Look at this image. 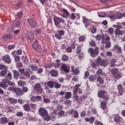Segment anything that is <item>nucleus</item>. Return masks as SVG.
Wrapping results in <instances>:
<instances>
[{
	"instance_id": "1",
	"label": "nucleus",
	"mask_w": 125,
	"mask_h": 125,
	"mask_svg": "<svg viewBox=\"0 0 125 125\" xmlns=\"http://www.w3.org/2000/svg\"><path fill=\"white\" fill-rule=\"evenodd\" d=\"M54 21L56 27H57V28H58V29H60V28H61L60 23H62V24H64V23H65V21H64L63 19L59 18L58 17H55L54 18Z\"/></svg>"
},
{
	"instance_id": "2",
	"label": "nucleus",
	"mask_w": 125,
	"mask_h": 125,
	"mask_svg": "<svg viewBox=\"0 0 125 125\" xmlns=\"http://www.w3.org/2000/svg\"><path fill=\"white\" fill-rule=\"evenodd\" d=\"M97 63L100 64V66L102 67L103 66L104 68L108 66V61L106 60L102 59L101 57H99L97 59Z\"/></svg>"
},
{
	"instance_id": "3",
	"label": "nucleus",
	"mask_w": 125,
	"mask_h": 125,
	"mask_svg": "<svg viewBox=\"0 0 125 125\" xmlns=\"http://www.w3.org/2000/svg\"><path fill=\"white\" fill-rule=\"evenodd\" d=\"M88 52L89 53H90L92 57H95V56H97V55H98L99 50L97 47H96L95 49L89 48L88 49Z\"/></svg>"
},
{
	"instance_id": "4",
	"label": "nucleus",
	"mask_w": 125,
	"mask_h": 125,
	"mask_svg": "<svg viewBox=\"0 0 125 125\" xmlns=\"http://www.w3.org/2000/svg\"><path fill=\"white\" fill-rule=\"evenodd\" d=\"M111 74L115 79H121L122 78V74L121 73H118L119 69L117 68H114L111 69Z\"/></svg>"
},
{
	"instance_id": "5",
	"label": "nucleus",
	"mask_w": 125,
	"mask_h": 125,
	"mask_svg": "<svg viewBox=\"0 0 125 125\" xmlns=\"http://www.w3.org/2000/svg\"><path fill=\"white\" fill-rule=\"evenodd\" d=\"M105 94H106V91L100 90L98 93V96L99 98H103L104 100H109V96H105Z\"/></svg>"
},
{
	"instance_id": "6",
	"label": "nucleus",
	"mask_w": 125,
	"mask_h": 125,
	"mask_svg": "<svg viewBox=\"0 0 125 125\" xmlns=\"http://www.w3.org/2000/svg\"><path fill=\"white\" fill-rule=\"evenodd\" d=\"M39 114L42 118H45V117L48 116L47 110L43 107H40L39 109Z\"/></svg>"
},
{
	"instance_id": "7",
	"label": "nucleus",
	"mask_w": 125,
	"mask_h": 125,
	"mask_svg": "<svg viewBox=\"0 0 125 125\" xmlns=\"http://www.w3.org/2000/svg\"><path fill=\"white\" fill-rule=\"evenodd\" d=\"M34 89L38 93H42L43 89L42 88V85L39 83H36L34 85Z\"/></svg>"
},
{
	"instance_id": "8",
	"label": "nucleus",
	"mask_w": 125,
	"mask_h": 125,
	"mask_svg": "<svg viewBox=\"0 0 125 125\" xmlns=\"http://www.w3.org/2000/svg\"><path fill=\"white\" fill-rule=\"evenodd\" d=\"M65 35V31L63 30L58 31V34H55V38L58 40H62V36Z\"/></svg>"
},
{
	"instance_id": "9",
	"label": "nucleus",
	"mask_w": 125,
	"mask_h": 125,
	"mask_svg": "<svg viewBox=\"0 0 125 125\" xmlns=\"http://www.w3.org/2000/svg\"><path fill=\"white\" fill-rule=\"evenodd\" d=\"M27 22L31 28H35L36 26H37L36 21L33 19H28L27 20Z\"/></svg>"
},
{
	"instance_id": "10",
	"label": "nucleus",
	"mask_w": 125,
	"mask_h": 125,
	"mask_svg": "<svg viewBox=\"0 0 125 125\" xmlns=\"http://www.w3.org/2000/svg\"><path fill=\"white\" fill-rule=\"evenodd\" d=\"M77 54H79V59H82L83 58V52H82V48L80 46H78L76 49Z\"/></svg>"
},
{
	"instance_id": "11",
	"label": "nucleus",
	"mask_w": 125,
	"mask_h": 125,
	"mask_svg": "<svg viewBox=\"0 0 125 125\" xmlns=\"http://www.w3.org/2000/svg\"><path fill=\"white\" fill-rule=\"evenodd\" d=\"M9 81L8 79H4L2 80V82L0 83V87H2L3 88H6L8 85Z\"/></svg>"
},
{
	"instance_id": "12",
	"label": "nucleus",
	"mask_w": 125,
	"mask_h": 125,
	"mask_svg": "<svg viewBox=\"0 0 125 125\" xmlns=\"http://www.w3.org/2000/svg\"><path fill=\"white\" fill-rule=\"evenodd\" d=\"M61 70L66 74L70 73V68H69V67L66 64H62L61 66Z\"/></svg>"
},
{
	"instance_id": "13",
	"label": "nucleus",
	"mask_w": 125,
	"mask_h": 125,
	"mask_svg": "<svg viewBox=\"0 0 125 125\" xmlns=\"http://www.w3.org/2000/svg\"><path fill=\"white\" fill-rule=\"evenodd\" d=\"M71 72L73 73V75H79V74H80V70H79V68L75 67L74 65L71 66Z\"/></svg>"
},
{
	"instance_id": "14",
	"label": "nucleus",
	"mask_w": 125,
	"mask_h": 125,
	"mask_svg": "<svg viewBox=\"0 0 125 125\" xmlns=\"http://www.w3.org/2000/svg\"><path fill=\"white\" fill-rule=\"evenodd\" d=\"M107 101L108 100H104V101L101 102V108H102V109L104 110V111H105V110L107 109V104L108 103Z\"/></svg>"
},
{
	"instance_id": "15",
	"label": "nucleus",
	"mask_w": 125,
	"mask_h": 125,
	"mask_svg": "<svg viewBox=\"0 0 125 125\" xmlns=\"http://www.w3.org/2000/svg\"><path fill=\"white\" fill-rule=\"evenodd\" d=\"M42 98L41 96H33L31 98L30 100L32 101V102H38V101H41L42 100Z\"/></svg>"
},
{
	"instance_id": "16",
	"label": "nucleus",
	"mask_w": 125,
	"mask_h": 125,
	"mask_svg": "<svg viewBox=\"0 0 125 125\" xmlns=\"http://www.w3.org/2000/svg\"><path fill=\"white\" fill-rule=\"evenodd\" d=\"M14 92H15L17 95L21 96L23 95V94H24V92H23V91L20 88H15Z\"/></svg>"
},
{
	"instance_id": "17",
	"label": "nucleus",
	"mask_w": 125,
	"mask_h": 125,
	"mask_svg": "<svg viewBox=\"0 0 125 125\" xmlns=\"http://www.w3.org/2000/svg\"><path fill=\"white\" fill-rule=\"evenodd\" d=\"M62 16L63 18H68V16H70V13L66 9H62Z\"/></svg>"
},
{
	"instance_id": "18",
	"label": "nucleus",
	"mask_w": 125,
	"mask_h": 125,
	"mask_svg": "<svg viewBox=\"0 0 125 125\" xmlns=\"http://www.w3.org/2000/svg\"><path fill=\"white\" fill-rule=\"evenodd\" d=\"M113 120L115 123L119 124V123L121 122V120H122V118H121V116H120V115L116 114L113 117Z\"/></svg>"
},
{
	"instance_id": "19",
	"label": "nucleus",
	"mask_w": 125,
	"mask_h": 125,
	"mask_svg": "<svg viewBox=\"0 0 125 125\" xmlns=\"http://www.w3.org/2000/svg\"><path fill=\"white\" fill-rule=\"evenodd\" d=\"M23 109L25 112H30L31 111V106L29 104H26L23 105Z\"/></svg>"
},
{
	"instance_id": "20",
	"label": "nucleus",
	"mask_w": 125,
	"mask_h": 125,
	"mask_svg": "<svg viewBox=\"0 0 125 125\" xmlns=\"http://www.w3.org/2000/svg\"><path fill=\"white\" fill-rule=\"evenodd\" d=\"M2 60L4 61V62H6V63H11V60L10 59V57L8 55L4 56L2 58Z\"/></svg>"
},
{
	"instance_id": "21",
	"label": "nucleus",
	"mask_w": 125,
	"mask_h": 125,
	"mask_svg": "<svg viewBox=\"0 0 125 125\" xmlns=\"http://www.w3.org/2000/svg\"><path fill=\"white\" fill-rule=\"evenodd\" d=\"M81 86V84H77L75 85V88L74 90V94H77V92L78 91L79 92V93H81L82 92V91L81 90V88H79V87Z\"/></svg>"
},
{
	"instance_id": "22",
	"label": "nucleus",
	"mask_w": 125,
	"mask_h": 125,
	"mask_svg": "<svg viewBox=\"0 0 125 125\" xmlns=\"http://www.w3.org/2000/svg\"><path fill=\"white\" fill-rule=\"evenodd\" d=\"M54 81H48L46 83H45V84H47L48 85V87L50 88H53L54 87Z\"/></svg>"
},
{
	"instance_id": "23",
	"label": "nucleus",
	"mask_w": 125,
	"mask_h": 125,
	"mask_svg": "<svg viewBox=\"0 0 125 125\" xmlns=\"http://www.w3.org/2000/svg\"><path fill=\"white\" fill-rule=\"evenodd\" d=\"M116 19H122L123 17H125V13L117 12L116 15H115Z\"/></svg>"
},
{
	"instance_id": "24",
	"label": "nucleus",
	"mask_w": 125,
	"mask_h": 125,
	"mask_svg": "<svg viewBox=\"0 0 125 125\" xmlns=\"http://www.w3.org/2000/svg\"><path fill=\"white\" fill-rule=\"evenodd\" d=\"M27 37L30 41H33L35 40V35H34L33 32H28L27 33Z\"/></svg>"
},
{
	"instance_id": "25",
	"label": "nucleus",
	"mask_w": 125,
	"mask_h": 125,
	"mask_svg": "<svg viewBox=\"0 0 125 125\" xmlns=\"http://www.w3.org/2000/svg\"><path fill=\"white\" fill-rule=\"evenodd\" d=\"M21 24V22H20V21H15L14 23V26H11L10 29H11V30H14V29H15V27H19V26H20Z\"/></svg>"
},
{
	"instance_id": "26",
	"label": "nucleus",
	"mask_w": 125,
	"mask_h": 125,
	"mask_svg": "<svg viewBox=\"0 0 125 125\" xmlns=\"http://www.w3.org/2000/svg\"><path fill=\"white\" fill-rule=\"evenodd\" d=\"M125 33V31H121V30L119 29H116L115 30V34L116 35V36H122L124 35Z\"/></svg>"
},
{
	"instance_id": "27",
	"label": "nucleus",
	"mask_w": 125,
	"mask_h": 125,
	"mask_svg": "<svg viewBox=\"0 0 125 125\" xmlns=\"http://www.w3.org/2000/svg\"><path fill=\"white\" fill-rule=\"evenodd\" d=\"M0 121V123L1 125H6V124L8 123V120L6 117H1Z\"/></svg>"
},
{
	"instance_id": "28",
	"label": "nucleus",
	"mask_w": 125,
	"mask_h": 125,
	"mask_svg": "<svg viewBox=\"0 0 125 125\" xmlns=\"http://www.w3.org/2000/svg\"><path fill=\"white\" fill-rule=\"evenodd\" d=\"M13 73L14 75V79H15V80H18V78H19V75H20L19 72L17 70H13Z\"/></svg>"
},
{
	"instance_id": "29",
	"label": "nucleus",
	"mask_w": 125,
	"mask_h": 125,
	"mask_svg": "<svg viewBox=\"0 0 125 125\" xmlns=\"http://www.w3.org/2000/svg\"><path fill=\"white\" fill-rule=\"evenodd\" d=\"M50 74L51 77H57L58 76V72L56 70L52 69L50 71Z\"/></svg>"
},
{
	"instance_id": "30",
	"label": "nucleus",
	"mask_w": 125,
	"mask_h": 125,
	"mask_svg": "<svg viewBox=\"0 0 125 125\" xmlns=\"http://www.w3.org/2000/svg\"><path fill=\"white\" fill-rule=\"evenodd\" d=\"M118 89L120 95H123V92H124V89H123V85L121 84H119L118 85Z\"/></svg>"
},
{
	"instance_id": "31",
	"label": "nucleus",
	"mask_w": 125,
	"mask_h": 125,
	"mask_svg": "<svg viewBox=\"0 0 125 125\" xmlns=\"http://www.w3.org/2000/svg\"><path fill=\"white\" fill-rule=\"evenodd\" d=\"M12 39V36L10 34H6L3 37V41H6V40H10Z\"/></svg>"
},
{
	"instance_id": "32",
	"label": "nucleus",
	"mask_w": 125,
	"mask_h": 125,
	"mask_svg": "<svg viewBox=\"0 0 125 125\" xmlns=\"http://www.w3.org/2000/svg\"><path fill=\"white\" fill-rule=\"evenodd\" d=\"M8 101L11 104H16V103H17V99H15L12 98H9Z\"/></svg>"
},
{
	"instance_id": "33",
	"label": "nucleus",
	"mask_w": 125,
	"mask_h": 125,
	"mask_svg": "<svg viewBox=\"0 0 125 125\" xmlns=\"http://www.w3.org/2000/svg\"><path fill=\"white\" fill-rule=\"evenodd\" d=\"M97 82H98L101 84H103L104 83V79L101 76H99L97 79Z\"/></svg>"
},
{
	"instance_id": "34",
	"label": "nucleus",
	"mask_w": 125,
	"mask_h": 125,
	"mask_svg": "<svg viewBox=\"0 0 125 125\" xmlns=\"http://www.w3.org/2000/svg\"><path fill=\"white\" fill-rule=\"evenodd\" d=\"M29 67L32 71H36L38 70V65L36 64H31L29 66Z\"/></svg>"
},
{
	"instance_id": "35",
	"label": "nucleus",
	"mask_w": 125,
	"mask_h": 125,
	"mask_svg": "<svg viewBox=\"0 0 125 125\" xmlns=\"http://www.w3.org/2000/svg\"><path fill=\"white\" fill-rule=\"evenodd\" d=\"M32 47L34 49H38V47H39V42H38L35 41L32 44Z\"/></svg>"
},
{
	"instance_id": "36",
	"label": "nucleus",
	"mask_w": 125,
	"mask_h": 125,
	"mask_svg": "<svg viewBox=\"0 0 125 125\" xmlns=\"http://www.w3.org/2000/svg\"><path fill=\"white\" fill-rule=\"evenodd\" d=\"M72 97V93L71 92H66L65 95V99H69Z\"/></svg>"
},
{
	"instance_id": "37",
	"label": "nucleus",
	"mask_w": 125,
	"mask_h": 125,
	"mask_svg": "<svg viewBox=\"0 0 125 125\" xmlns=\"http://www.w3.org/2000/svg\"><path fill=\"white\" fill-rule=\"evenodd\" d=\"M107 17H108V18H110L111 20H116V15L115 14H109L107 16Z\"/></svg>"
},
{
	"instance_id": "38",
	"label": "nucleus",
	"mask_w": 125,
	"mask_h": 125,
	"mask_svg": "<svg viewBox=\"0 0 125 125\" xmlns=\"http://www.w3.org/2000/svg\"><path fill=\"white\" fill-rule=\"evenodd\" d=\"M73 116L74 119H78L79 118V112H78V111L74 110Z\"/></svg>"
},
{
	"instance_id": "39",
	"label": "nucleus",
	"mask_w": 125,
	"mask_h": 125,
	"mask_svg": "<svg viewBox=\"0 0 125 125\" xmlns=\"http://www.w3.org/2000/svg\"><path fill=\"white\" fill-rule=\"evenodd\" d=\"M54 86L55 88L58 89V88H60L61 87V84L57 82H55Z\"/></svg>"
},
{
	"instance_id": "40",
	"label": "nucleus",
	"mask_w": 125,
	"mask_h": 125,
	"mask_svg": "<svg viewBox=\"0 0 125 125\" xmlns=\"http://www.w3.org/2000/svg\"><path fill=\"white\" fill-rule=\"evenodd\" d=\"M6 74H7V70H4L1 71L0 75L1 77H4L5 76H6Z\"/></svg>"
},
{
	"instance_id": "41",
	"label": "nucleus",
	"mask_w": 125,
	"mask_h": 125,
	"mask_svg": "<svg viewBox=\"0 0 125 125\" xmlns=\"http://www.w3.org/2000/svg\"><path fill=\"white\" fill-rule=\"evenodd\" d=\"M114 48H115V49H117L118 52H119V53H122V48L119 46V45H116L114 46Z\"/></svg>"
},
{
	"instance_id": "42",
	"label": "nucleus",
	"mask_w": 125,
	"mask_h": 125,
	"mask_svg": "<svg viewBox=\"0 0 125 125\" xmlns=\"http://www.w3.org/2000/svg\"><path fill=\"white\" fill-rule=\"evenodd\" d=\"M23 76H24V77H25L26 78H30V76H31V75L30 74L29 71H25L23 73Z\"/></svg>"
},
{
	"instance_id": "43",
	"label": "nucleus",
	"mask_w": 125,
	"mask_h": 125,
	"mask_svg": "<svg viewBox=\"0 0 125 125\" xmlns=\"http://www.w3.org/2000/svg\"><path fill=\"white\" fill-rule=\"evenodd\" d=\"M18 83L19 85H20L21 86H23L26 84V82L24 81H19L18 82Z\"/></svg>"
},
{
	"instance_id": "44",
	"label": "nucleus",
	"mask_w": 125,
	"mask_h": 125,
	"mask_svg": "<svg viewBox=\"0 0 125 125\" xmlns=\"http://www.w3.org/2000/svg\"><path fill=\"white\" fill-rule=\"evenodd\" d=\"M97 74L98 76H102V75H103V70H102V69L100 68L98 69Z\"/></svg>"
},
{
	"instance_id": "45",
	"label": "nucleus",
	"mask_w": 125,
	"mask_h": 125,
	"mask_svg": "<svg viewBox=\"0 0 125 125\" xmlns=\"http://www.w3.org/2000/svg\"><path fill=\"white\" fill-rule=\"evenodd\" d=\"M107 32L108 34H110V35H113V34H114V29H113V28L110 27L108 29Z\"/></svg>"
},
{
	"instance_id": "46",
	"label": "nucleus",
	"mask_w": 125,
	"mask_h": 125,
	"mask_svg": "<svg viewBox=\"0 0 125 125\" xmlns=\"http://www.w3.org/2000/svg\"><path fill=\"white\" fill-rule=\"evenodd\" d=\"M94 121H95V118H94V117L91 116L90 117V119H89V121L90 124H91V125H92V124H93V123H94Z\"/></svg>"
},
{
	"instance_id": "47",
	"label": "nucleus",
	"mask_w": 125,
	"mask_h": 125,
	"mask_svg": "<svg viewBox=\"0 0 125 125\" xmlns=\"http://www.w3.org/2000/svg\"><path fill=\"white\" fill-rule=\"evenodd\" d=\"M113 27L116 28V29H118L119 30H120V29H123V26H122V25L121 24L113 25Z\"/></svg>"
},
{
	"instance_id": "48",
	"label": "nucleus",
	"mask_w": 125,
	"mask_h": 125,
	"mask_svg": "<svg viewBox=\"0 0 125 125\" xmlns=\"http://www.w3.org/2000/svg\"><path fill=\"white\" fill-rule=\"evenodd\" d=\"M15 61L16 62H19L20 61V57L18 55H15L14 56Z\"/></svg>"
},
{
	"instance_id": "49",
	"label": "nucleus",
	"mask_w": 125,
	"mask_h": 125,
	"mask_svg": "<svg viewBox=\"0 0 125 125\" xmlns=\"http://www.w3.org/2000/svg\"><path fill=\"white\" fill-rule=\"evenodd\" d=\"M68 59H69V58L67 55H63L62 57V61H64V62L68 61Z\"/></svg>"
},
{
	"instance_id": "50",
	"label": "nucleus",
	"mask_w": 125,
	"mask_h": 125,
	"mask_svg": "<svg viewBox=\"0 0 125 125\" xmlns=\"http://www.w3.org/2000/svg\"><path fill=\"white\" fill-rule=\"evenodd\" d=\"M69 18L71 20H75V19H76V15H75V14L72 13L71 14Z\"/></svg>"
},
{
	"instance_id": "51",
	"label": "nucleus",
	"mask_w": 125,
	"mask_h": 125,
	"mask_svg": "<svg viewBox=\"0 0 125 125\" xmlns=\"http://www.w3.org/2000/svg\"><path fill=\"white\" fill-rule=\"evenodd\" d=\"M23 115L24 114H23V112H17L16 116H17V117H23Z\"/></svg>"
},
{
	"instance_id": "52",
	"label": "nucleus",
	"mask_w": 125,
	"mask_h": 125,
	"mask_svg": "<svg viewBox=\"0 0 125 125\" xmlns=\"http://www.w3.org/2000/svg\"><path fill=\"white\" fill-rule=\"evenodd\" d=\"M6 78L8 79V80H12V75H11V73L9 72L7 74Z\"/></svg>"
},
{
	"instance_id": "53",
	"label": "nucleus",
	"mask_w": 125,
	"mask_h": 125,
	"mask_svg": "<svg viewBox=\"0 0 125 125\" xmlns=\"http://www.w3.org/2000/svg\"><path fill=\"white\" fill-rule=\"evenodd\" d=\"M89 44L91 46H93V47H94L95 45H96V43H95V41H91L89 42Z\"/></svg>"
},
{
	"instance_id": "54",
	"label": "nucleus",
	"mask_w": 125,
	"mask_h": 125,
	"mask_svg": "<svg viewBox=\"0 0 125 125\" xmlns=\"http://www.w3.org/2000/svg\"><path fill=\"white\" fill-rule=\"evenodd\" d=\"M22 90L23 93L25 92H28V87L26 86H23L22 88Z\"/></svg>"
},
{
	"instance_id": "55",
	"label": "nucleus",
	"mask_w": 125,
	"mask_h": 125,
	"mask_svg": "<svg viewBox=\"0 0 125 125\" xmlns=\"http://www.w3.org/2000/svg\"><path fill=\"white\" fill-rule=\"evenodd\" d=\"M17 16L19 19L22 18V16H23V13H22L21 12H19L17 14Z\"/></svg>"
},
{
	"instance_id": "56",
	"label": "nucleus",
	"mask_w": 125,
	"mask_h": 125,
	"mask_svg": "<svg viewBox=\"0 0 125 125\" xmlns=\"http://www.w3.org/2000/svg\"><path fill=\"white\" fill-rule=\"evenodd\" d=\"M65 114V111L63 110H61L58 113L59 116H60L61 117H62V116H64Z\"/></svg>"
},
{
	"instance_id": "57",
	"label": "nucleus",
	"mask_w": 125,
	"mask_h": 125,
	"mask_svg": "<svg viewBox=\"0 0 125 125\" xmlns=\"http://www.w3.org/2000/svg\"><path fill=\"white\" fill-rule=\"evenodd\" d=\"M66 51L68 53H71L72 52V48L71 47H67L66 48Z\"/></svg>"
},
{
	"instance_id": "58",
	"label": "nucleus",
	"mask_w": 125,
	"mask_h": 125,
	"mask_svg": "<svg viewBox=\"0 0 125 125\" xmlns=\"http://www.w3.org/2000/svg\"><path fill=\"white\" fill-rule=\"evenodd\" d=\"M97 32V29L95 27H93L91 29V33L92 34H95Z\"/></svg>"
},
{
	"instance_id": "59",
	"label": "nucleus",
	"mask_w": 125,
	"mask_h": 125,
	"mask_svg": "<svg viewBox=\"0 0 125 125\" xmlns=\"http://www.w3.org/2000/svg\"><path fill=\"white\" fill-rule=\"evenodd\" d=\"M16 6H17V7H22V6H23V2L21 1L17 3Z\"/></svg>"
},
{
	"instance_id": "60",
	"label": "nucleus",
	"mask_w": 125,
	"mask_h": 125,
	"mask_svg": "<svg viewBox=\"0 0 125 125\" xmlns=\"http://www.w3.org/2000/svg\"><path fill=\"white\" fill-rule=\"evenodd\" d=\"M95 39L96 41H100L101 39H102V36L100 35H98L97 36L95 37Z\"/></svg>"
},
{
	"instance_id": "61",
	"label": "nucleus",
	"mask_w": 125,
	"mask_h": 125,
	"mask_svg": "<svg viewBox=\"0 0 125 125\" xmlns=\"http://www.w3.org/2000/svg\"><path fill=\"white\" fill-rule=\"evenodd\" d=\"M3 69H7V67L3 64H0V70H3Z\"/></svg>"
},
{
	"instance_id": "62",
	"label": "nucleus",
	"mask_w": 125,
	"mask_h": 125,
	"mask_svg": "<svg viewBox=\"0 0 125 125\" xmlns=\"http://www.w3.org/2000/svg\"><path fill=\"white\" fill-rule=\"evenodd\" d=\"M106 48H110L111 47V42H110L105 43Z\"/></svg>"
},
{
	"instance_id": "63",
	"label": "nucleus",
	"mask_w": 125,
	"mask_h": 125,
	"mask_svg": "<svg viewBox=\"0 0 125 125\" xmlns=\"http://www.w3.org/2000/svg\"><path fill=\"white\" fill-rule=\"evenodd\" d=\"M60 63H53V66L54 67H55V68H59V67H60Z\"/></svg>"
},
{
	"instance_id": "64",
	"label": "nucleus",
	"mask_w": 125,
	"mask_h": 125,
	"mask_svg": "<svg viewBox=\"0 0 125 125\" xmlns=\"http://www.w3.org/2000/svg\"><path fill=\"white\" fill-rule=\"evenodd\" d=\"M71 49H75L76 48V44L75 43H72L70 45Z\"/></svg>"
}]
</instances>
